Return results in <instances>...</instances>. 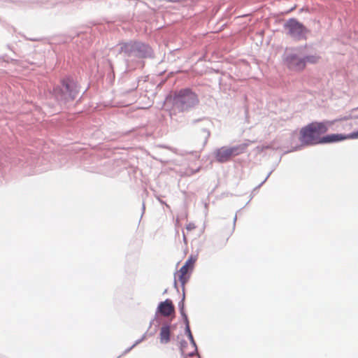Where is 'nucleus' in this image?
Instances as JSON below:
<instances>
[{"label": "nucleus", "instance_id": "1", "mask_svg": "<svg viewBox=\"0 0 358 358\" xmlns=\"http://www.w3.org/2000/svg\"><path fill=\"white\" fill-rule=\"evenodd\" d=\"M334 124V121H313L301 127L299 130V143L294 145L292 141L295 139V135L292 133L289 136V141L291 143L290 149L285 150L283 154L299 151L305 147H312L322 143V135L327 133L329 127Z\"/></svg>", "mask_w": 358, "mask_h": 358}, {"label": "nucleus", "instance_id": "2", "mask_svg": "<svg viewBox=\"0 0 358 358\" xmlns=\"http://www.w3.org/2000/svg\"><path fill=\"white\" fill-rule=\"evenodd\" d=\"M81 86L71 75L61 77L58 83L53 85L50 94L55 103L60 107H66L78 96Z\"/></svg>", "mask_w": 358, "mask_h": 358}, {"label": "nucleus", "instance_id": "3", "mask_svg": "<svg viewBox=\"0 0 358 358\" xmlns=\"http://www.w3.org/2000/svg\"><path fill=\"white\" fill-rule=\"evenodd\" d=\"M199 103V96L189 87L170 92L165 97L164 104L170 105L179 112L189 111Z\"/></svg>", "mask_w": 358, "mask_h": 358}, {"label": "nucleus", "instance_id": "4", "mask_svg": "<svg viewBox=\"0 0 358 358\" xmlns=\"http://www.w3.org/2000/svg\"><path fill=\"white\" fill-rule=\"evenodd\" d=\"M118 53L122 55L125 60L129 58L137 59H154L155 52L148 43L140 40H129L117 44Z\"/></svg>", "mask_w": 358, "mask_h": 358}, {"label": "nucleus", "instance_id": "5", "mask_svg": "<svg viewBox=\"0 0 358 358\" xmlns=\"http://www.w3.org/2000/svg\"><path fill=\"white\" fill-rule=\"evenodd\" d=\"M283 29L287 31L286 34L296 41H304L308 38L310 31L299 20L291 17L286 20Z\"/></svg>", "mask_w": 358, "mask_h": 358}, {"label": "nucleus", "instance_id": "6", "mask_svg": "<svg viewBox=\"0 0 358 358\" xmlns=\"http://www.w3.org/2000/svg\"><path fill=\"white\" fill-rule=\"evenodd\" d=\"M248 143H241L231 147L222 146L217 148L214 152L216 162L224 164L229 162L232 157L243 153Z\"/></svg>", "mask_w": 358, "mask_h": 358}, {"label": "nucleus", "instance_id": "7", "mask_svg": "<svg viewBox=\"0 0 358 358\" xmlns=\"http://www.w3.org/2000/svg\"><path fill=\"white\" fill-rule=\"evenodd\" d=\"M173 313H175V306L171 299H166L163 301H160L156 308L154 317L150 322L148 329L151 328L155 321L159 320V315L168 317Z\"/></svg>", "mask_w": 358, "mask_h": 358}, {"label": "nucleus", "instance_id": "8", "mask_svg": "<svg viewBox=\"0 0 358 358\" xmlns=\"http://www.w3.org/2000/svg\"><path fill=\"white\" fill-rule=\"evenodd\" d=\"M284 64L291 71H302L305 69L301 57L294 52H285L282 58Z\"/></svg>", "mask_w": 358, "mask_h": 358}, {"label": "nucleus", "instance_id": "9", "mask_svg": "<svg viewBox=\"0 0 358 358\" xmlns=\"http://www.w3.org/2000/svg\"><path fill=\"white\" fill-rule=\"evenodd\" d=\"M201 123L199 127V129L203 134L204 144H206L210 136V127L212 126V122L207 117H203L199 119H194L192 120V124H196Z\"/></svg>", "mask_w": 358, "mask_h": 358}, {"label": "nucleus", "instance_id": "10", "mask_svg": "<svg viewBox=\"0 0 358 358\" xmlns=\"http://www.w3.org/2000/svg\"><path fill=\"white\" fill-rule=\"evenodd\" d=\"M349 139L348 134H328L322 136V145L331 144Z\"/></svg>", "mask_w": 358, "mask_h": 358}, {"label": "nucleus", "instance_id": "11", "mask_svg": "<svg viewBox=\"0 0 358 358\" xmlns=\"http://www.w3.org/2000/svg\"><path fill=\"white\" fill-rule=\"evenodd\" d=\"M171 322H165L160 328L159 341L162 344H167L171 341Z\"/></svg>", "mask_w": 358, "mask_h": 358}, {"label": "nucleus", "instance_id": "12", "mask_svg": "<svg viewBox=\"0 0 358 358\" xmlns=\"http://www.w3.org/2000/svg\"><path fill=\"white\" fill-rule=\"evenodd\" d=\"M196 260V257H194L192 255L189 256L188 259L186 260L185 264L181 266V268L179 270V272H183L186 273H192L194 263Z\"/></svg>", "mask_w": 358, "mask_h": 358}, {"label": "nucleus", "instance_id": "13", "mask_svg": "<svg viewBox=\"0 0 358 358\" xmlns=\"http://www.w3.org/2000/svg\"><path fill=\"white\" fill-rule=\"evenodd\" d=\"M302 60L304 62V68L306 67L308 64H315L318 62L320 57L317 55H306L301 57Z\"/></svg>", "mask_w": 358, "mask_h": 358}, {"label": "nucleus", "instance_id": "14", "mask_svg": "<svg viewBox=\"0 0 358 358\" xmlns=\"http://www.w3.org/2000/svg\"><path fill=\"white\" fill-rule=\"evenodd\" d=\"M178 273V280L180 282V285L182 287V293H185V285L187 283V282L189 280L190 278V273H186L183 272H179V271L177 272ZM176 274V273H175Z\"/></svg>", "mask_w": 358, "mask_h": 358}, {"label": "nucleus", "instance_id": "15", "mask_svg": "<svg viewBox=\"0 0 358 358\" xmlns=\"http://www.w3.org/2000/svg\"><path fill=\"white\" fill-rule=\"evenodd\" d=\"M49 0H28L26 1H23V5L27 6L29 5L31 8H34L35 6L42 7L43 5L46 4Z\"/></svg>", "mask_w": 358, "mask_h": 358}, {"label": "nucleus", "instance_id": "16", "mask_svg": "<svg viewBox=\"0 0 358 358\" xmlns=\"http://www.w3.org/2000/svg\"><path fill=\"white\" fill-rule=\"evenodd\" d=\"M185 334L187 336V338L189 339V342H190V344L194 348H196V350H198V348H197V345L195 342V340L193 337V335H192V331L191 329L190 330H187V331H185Z\"/></svg>", "mask_w": 358, "mask_h": 358}, {"label": "nucleus", "instance_id": "17", "mask_svg": "<svg viewBox=\"0 0 358 358\" xmlns=\"http://www.w3.org/2000/svg\"><path fill=\"white\" fill-rule=\"evenodd\" d=\"M142 77H138L136 80L133 81L130 85V88L129 90H127L126 92L129 93L131 92H133L136 90L139 85V82L141 80Z\"/></svg>", "mask_w": 358, "mask_h": 358}, {"label": "nucleus", "instance_id": "18", "mask_svg": "<svg viewBox=\"0 0 358 358\" xmlns=\"http://www.w3.org/2000/svg\"><path fill=\"white\" fill-rule=\"evenodd\" d=\"M185 293H182V298L178 303V309H179L180 314L186 313L185 310Z\"/></svg>", "mask_w": 358, "mask_h": 358}, {"label": "nucleus", "instance_id": "19", "mask_svg": "<svg viewBox=\"0 0 358 358\" xmlns=\"http://www.w3.org/2000/svg\"><path fill=\"white\" fill-rule=\"evenodd\" d=\"M182 317V322L185 324V331L187 330H190L189 321L188 319V316L186 313L180 314Z\"/></svg>", "mask_w": 358, "mask_h": 358}, {"label": "nucleus", "instance_id": "20", "mask_svg": "<svg viewBox=\"0 0 358 358\" xmlns=\"http://www.w3.org/2000/svg\"><path fill=\"white\" fill-rule=\"evenodd\" d=\"M355 111L352 112V110H351L350 113L349 115L343 116V117H341L335 119V120H333L332 121H334V123H336V122H339V121L355 119V117H354L355 116Z\"/></svg>", "mask_w": 358, "mask_h": 358}, {"label": "nucleus", "instance_id": "21", "mask_svg": "<svg viewBox=\"0 0 358 358\" xmlns=\"http://www.w3.org/2000/svg\"><path fill=\"white\" fill-rule=\"evenodd\" d=\"M180 350L181 355L184 356L185 355V348L187 347V342L185 339H182L180 343Z\"/></svg>", "mask_w": 358, "mask_h": 358}, {"label": "nucleus", "instance_id": "22", "mask_svg": "<svg viewBox=\"0 0 358 358\" xmlns=\"http://www.w3.org/2000/svg\"><path fill=\"white\" fill-rule=\"evenodd\" d=\"M155 322H156V324L155 325V328L153 329V330L151 331H148V336H154L157 333V331L158 330V327H159V326L160 324V320H157V321H155Z\"/></svg>", "mask_w": 358, "mask_h": 358}, {"label": "nucleus", "instance_id": "23", "mask_svg": "<svg viewBox=\"0 0 358 358\" xmlns=\"http://www.w3.org/2000/svg\"><path fill=\"white\" fill-rule=\"evenodd\" d=\"M108 66H109V71L108 72V77L109 78H115V73H114V70H113V64L111 63L110 61H108Z\"/></svg>", "mask_w": 358, "mask_h": 358}, {"label": "nucleus", "instance_id": "24", "mask_svg": "<svg viewBox=\"0 0 358 358\" xmlns=\"http://www.w3.org/2000/svg\"><path fill=\"white\" fill-rule=\"evenodd\" d=\"M17 62V59H14V58H11V57H9L7 55H5V56H3V57H0V62Z\"/></svg>", "mask_w": 358, "mask_h": 358}, {"label": "nucleus", "instance_id": "25", "mask_svg": "<svg viewBox=\"0 0 358 358\" xmlns=\"http://www.w3.org/2000/svg\"><path fill=\"white\" fill-rule=\"evenodd\" d=\"M178 50H179V49H178V48L175 49V50H171V51L169 52L168 56H167V59H168V60H169V61H171V62H174V61H176V59H175V58L171 59V56H173V55H174V54H175L176 52H178Z\"/></svg>", "mask_w": 358, "mask_h": 358}, {"label": "nucleus", "instance_id": "26", "mask_svg": "<svg viewBox=\"0 0 358 358\" xmlns=\"http://www.w3.org/2000/svg\"><path fill=\"white\" fill-rule=\"evenodd\" d=\"M273 171V169L271 170L268 174H266V177L265 178V179L260 183L259 184L257 187H255V190H257L259 188H260V187L264 183L266 182V181L268 180V178L270 177L271 174L272 173V172Z\"/></svg>", "mask_w": 358, "mask_h": 358}, {"label": "nucleus", "instance_id": "27", "mask_svg": "<svg viewBox=\"0 0 358 358\" xmlns=\"http://www.w3.org/2000/svg\"><path fill=\"white\" fill-rule=\"evenodd\" d=\"M349 139H357L358 138V130L354 131L348 134Z\"/></svg>", "mask_w": 358, "mask_h": 358}, {"label": "nucleus", "instance_id": "28", "mask_svg": "<svg viewBox=\"0 0 358 358\" xmlns=\"http://www.w3.org/2000/svg\"><path fill=\"white\" fill-rule=\"evenodd\" d=\"M4 2H8V3H16L18 6H21V5H23V1H14V0H3Z\"/></svg>", "mask_w": 358, "mask_h": 358}, {"label": "nucleus", "instance_id": "29", "mask_svg": "<svg viewBox=\"0 0 358 358\" xmlns=\"http://www.w3.org/2000/svg\"><path fill=\"white\" fill-rule=\"evenodd\" d=\"M26 62H27V63H29L30 64L36 65L37 66H40L42 64V63H43L42 62H31L29 60H26Z\"/></svg>", "mask_w": 358, "mask_h": 358}, {"label": "nucleus", "instance_id": "30", "mask_svg": "<svg viewBox=\"0 0 358 358\" xmlns=\"http://www.w3.org/2000/svg\"><path fill=\"white\" fill-rule=\"evenodd\" d=\"M196 227L194 225V224L193 223H189L187 225L186 227V229L188 230V231H191L193 229H194Z\"/></svg>", "mask_w": 358, "mask_h": 358}, {"label": "nucleus", "instance_id": "31", "mask_svg": "<svg viewBox=\"0 0 358 358\" xmlns=\"http://www.w3.org/2000/svg\"><path fill=\"white\" fill-rule=\"evenodd\" d=\"M73 38L71 37H66L64 40L62 41H59V43H68L69 41H71Z\"/></svg>", "mask_w": 358, "mask_h": 358}, {"label": "nucleus", "instance_id": "32", "mask_svg": "<svg viewBox=\"0 0 358 358\" xmlns=\"http://www.w3.org/2000/svg\"><path fill=\"white\" fill-rule=\"evenodd\" d=\"M134 348V347H132V345L128 348H127L121 355H120V357L122 356V355H124L126 354H127L128 352H129L132 349Z\"/></svg>", "mask_w": 358, "mask_h": 358}, {"label": "nucleus", "instance_id": "33", "mask_svg": "<svg viewBox=\"0 0 358 358\" xmlns=\"http://www.w3.org/2000/svg\"><path fill=\"white\" fill-rule=\"evenodd\" d=\"M196 353H197V350H196V348H194V350L189 352L187 354V356L189 357H192L195 356L196 355Z\"/></svg>", "mask_w": 358, "mask_h": 358}, {"label": "nucleus", "instance_id": "34", "mask_svg": "<svg viewBox=\"0 0 358 358\" xmlns=\"http://www.w3.org/2000/svg\"><path fill=\"white\" fill-rule=\"evenodd\" d=\"M266 149L278 150L279 148L275 147L274 145H269L265 147Z\"/></svg>", "mask_w": 358, "mask_h": 358}, {"label": "nucleus", "instance_id": "35", "mask_svg": "<svg viewBox=\"0 0 358 358\" xmlns=\"http://www.w3.org/2000/svg\"><path fill=\"white\" fill-rule=\"evenodd\" d=\"M173 287L177 290V292H179L178 287V283H177V281H176V276L174 277Z\"/></svg>", "mask_w": 358, "mask_h": 358}, {"label": "nucleus", "instance_id": "36", "mask_svg": "<svg viewBox=\"0 0 358 358\" xmlns=\"http://www.w3.org/2000/svg\"><path fill=\"white\" fill-rule=\"evenodd\" d=\"M142 339L140 338L139 339L136 340V342L132 345V347H135L136 345H138L142 342Z\"/></svg>", "mask_w": 358, "mask_h": 358}, {"label": "nucleus", "instance_id": "37", "mask_svg": "<svg viewBox=\"0 0 358 358\" xmlns=\"http://www.w3.org/2000/svg\"><path fill=\"white\" fill-rule=\"evenodd\" d=\"M142 339L140 338L139 339L136 340V342L132 345V347H135L136 345H138L142 342Z\"/></svg>", "mask_w": 358, "mask_h": 358}, {"label": "nucleus", "instance_id": "38", "mask_svg": "<svg viewBox=\"0 0 358 358\" xmlns=\"http://www.w3.org/2000/svg\"><path fill=\"white\" fill-rule=\"evenodd\" d=\"M254 192H256V190H255V188L253 189V190H252V193H251V194H250V200L246 203L245 206H247V205L249 203V202L250 201V200L253 198V196H254Z\"/></svg>", "mask_w": 358, "mask_h": 358}, {"label": "nucleus", "instance_id": "39", "mask_svg": "<svg viewBox=\"0 0 358 358\" xmlns=\"http://www.w3.org/2000/svg\"><path fill=\"white\" fill-rule=\"evenodd\" d=\"M148 330L146 332H145V333L143 334V336H141V338L142 339V341H143L146 338V337L148 336Z\"/></svg>", "mask_w": 358, "mask_h": 358}, {"label": "nucleus", "instance_id": "40", "mask_svg": "<svg viewBox=\"0 0 358 358\" xmlns=\"http://www.w3.org/2000/svg\"><path fill=\"white\" fill-rule=\"evenodd\" d=\"M156 199L159 201V202L162 204L165 203V201L160 199L159 196H155Z\"/></svg>", "mask_w": 358, "mask_h": 358}, {"label": "nucleus", "instance_id": "41", "mask_svg": "<svg viewBox=\"0 0 358 358\" xmlns=\"http://www.w3.org/2000/svg\"><path fill=\"white\" fill-rule=\"evenodd\" d=\"M29 40L31 41H40L41 39L37 38H30Z\"/></svg>", "mask_w": 358, "mask_h": 358}, {"label": "nucleus", "instance_id": "42", "mask_svg": "<svg viewBox=\"0 0 358 358\" xmlns=\"http://www.w3.org/2000/svg\"><path fill=\"white\" fill-rule=\"evenodd\" d=\"M90 88V86H88L85 90L83 92V94L81 95L80 98H82L85 94V93L87 92V91L88 90V89Z\"/></svg>", "mask_w": 358, "mask_h": 358}, {"label": "nucleus", "instance_id": "43", "mask_svg": "<svg viewBox=\"0 0 358 358\" xmlns=\"http://www.w3.org/2000/svg\"><path fill=\"white\" fill-rule=\"evenodd\" d=\"M145 203H144V202H143V204H142V215H143V214L144 213V212H145Z\"/></svg>", "mask_w": 358, "mask_h": 358}, {"label": "nucleus", "instance_id": "44", "mask_svg": "<svg viewBox=\"0 0 358 358\" xmlns=\"http://www.w3.org/2000/svg\"><path fill=\"white\" fill-rule=\"evenodd\" d=\"M236 219H237V215H236L234 218V227H235Z\"/></svg>", "mask_w": 358, "mask_h": 358}, {"label": "nucleus", "instance_id": "45", "mask_svg": "<svg viewBox=\"0 0 358 358\" xmlns=\"http://www.w3.org/2000/svg\"><path fill=\"white\" fill-rule=\"evenodd\" d=\"M357 110H358V107L355 108H352V112H353V111H357Z\"/></svg>", "mask_w": 358, "mask_h": 358}, {"label": "nucleus", "instance_id": "46", "mask_svg": "<svg viewBox=\"0 0 358 358\" xmlns=\"http://www.w3.org/2000/svg\"><path fill=\"white\" fill-rule=\"evenodd\" d=\"M167 291H168V289H166L164 291L163 294H166V293H167Z\"/></svg>", "mask_w": 358, "mask_h": 358}, {"label": "nucleus", "instance_id": "47", "mask_svg": "<svg viewBox=\"0 0 358 358\" xmlns=\"http://www.w3.org/2000/svg\"><path fill=\"white\" fill-rule=\"evenodd\" d=\"M165 82V80L162 81L159 85H163V83Z\"/></svg>", "mask_w": 358, "mask_h": 358}, {"label": "nucleus", "instance_id": "48", "mask_svg": "<svg viewBox=\"0 0 358 358\" xmlns=\"http://www.w3.org/2000/svg\"><path fill=\"white\" fill-rule=\"evenodd\" d=\"M183 240H184V241H186V238H185V236H184V237H183Z\"/></svg>", "mask_w": 358, "mask_h": 358}, {"label": "nucleus", "instance_id": "49", "mask_svg": "<svg viewBox=\"0 0 358 358\" xmlns=\"http://www.w3.org/2000/svg\"><path fill=\"white\" fill-rule=\"evenodd\" d=\"M215 71L216 73H219V72H220V71H219V70H215Z\"/></svg>", "mask_w": 358, "mask_h": 358}, {"label": "nucleus", "instance_id": "50", "mask_svg": "<svg viewBox=\"0 0 358 358\" xmlns=\"http://www.w3.org/2000/svg\"><path fill=\"white\" fill-rule=\"evenodd\" d=\"M164 73V71H162L159 75H162Z\"/></svg>", "mask_w": 358, "mask_h": 358}, {"label": "nucleus", "instance_id": "51", "mask_svg": "<svg viewBox=\"0 0 358 358\" xmlns=\"http://www.w3.org/2000/svg\"><path fill=\"white\" fill-rule=\"evenodd\" d=\"M164 204L165 206H166V207H169V205H167V203H165Z\"/></svg>", "mask_w": 358, "mask_h": 358}, {"label": "nucleus", "instance_id": "52", "mask_svg": "<svg viewBox=\"0 0 358 358\" xmlns=\"http://www.w3.org/2000/svg\"><path fill=\"white\" fill-rule=\"evenodd\" d=\"M164 204L165 206H166V207H169V205H167V203H165Z\"/></svg>", "mask_w": 358, "mask_h": 358}, {"label": "nucleus", "instance_id": "53", "mask_svg": "<svg viewBox=\"0 0 358 358\" xmlns=\"http://www.w3.org/2000/svg\"><path fill=\"white\" fill-rule=\"evenodd\" d=\"M120 356H119L117 358H119Z\"/></svg>", "mask_w": 358, "mask_h": 358}]
</instances>
